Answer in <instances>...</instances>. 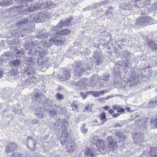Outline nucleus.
I'll list each match as a JSON object with an SVG mask.
<instances>
[{
  "label": "nucleus",
  "mask_w": 157,
  "mask_h": 157,
  "mask_svg": "<svg viewBox=\"0 0 157 157\" xmlns=\"http://www.w3.org/2000/svg\"><path fill=\"white\" fill-rule=\"evenodd\" d=\"M129 76L127 78L126 82H125V84H122L121 86L122 88L124 90H128L130 87H132L139 81L140 78H144L147 76L146 75H142L141 71L134 72L133 71H130L128 73Z\"/></svg>",
  "instance_id": "f257e3e1"
},
{
  "label": "nucleus",
  "mask_w": 157,
  "mask_h": 157,
  "mask_svg": "<svg viewBox=\"0 0 157 157\" xmlns=\"http://www.w3.org/2000/svg\"><path fill=\"white\" fill-rule=\"evenodd\" d=\"M70 31L67 29H64L61 31H58L55 33V36L49 39L50 42L58 46L63 44L66 41L65 37L60 38L62 35H64L69 34Z\"/></svg>",
  "instance_id": "f03ea898"
},
{
  "label": "nucleus",
  "mask_w": 157,
  "mask_h": 157,
  "mask_svg": "<svg viewBox=\"0 0 157 157\" xmlns=\"http://www.w3.org/2000/svg\"><path fill=\"white\" fill-rule=\"evenodd\" d=\"M153 19L149 16H142L138 17L136 20L135 24L136 25H146L152 24Z\"/></svg>",
  "instance_id": "7ed1b4c3"
},
{
  "label": "nucleus",
  "mask_w": 157,
  "mask_h": 157,
  "mask_svg": "<svg viewBox=\"0 0 157 157\" xmlns=\"http://www.w3.org/2000/svg\"><path fill=\"white\" fill-rule=\"evenodd\" d=\"M51 4V2L47 0L46 2H43L40 5H36L35 6H31V7L29 8L28 10L30 11H34L35 10H37L38 9H40L47 8L49 7V6Z\"/></svg>",
  "instance_id": "20e7f679"
},
{
  "label": "nucleus",
  "mask_w": 157,
  "mask_h": 157,
  "mask_svg": "<svg viewBox=\"0 0 157 157\" xmlns=\"http://www.w3.org/2000/svg\"><path fill=\"white\" fill-rule=\"evenodd\" d=\"M73 19V18L72 17H70L69 19L66 20L64 22H63V20H62L55 27L54 29L57 30L59 29V28H60L62 27H65L67 26L74 24V22L72 21Z\"/></svg>",
  "instance_id": "39448f33"
},
{
  "label": "nucleus",
  "mask_w": 157,
  "mask_h": 157,
  "mask_svg": "<svg viewBox=\"0 0 157 157\" xmlns=\"http://www.w3.org/2000/svg\"><path fill=\"white\" fill-rule=\"evenodd\" d=\"M157 11V3L155 5H153L151 6L150 7H145L144 9L139 10L138 11V13L140 14H148L151 11Z\"/></svg>",
  "instance_id": "423d86ee"
},
{
  "label": "nucleus",
  "mask_w": 157,
  "mask_h": 157,
  "mask_svg": "<svg viewBox=\"0 0 157 157\" xmlns=\"http://www.w3.org/2000/svg\"><path fill=\"white\" fill-rule=\"evenodd\" d=\"M33 43H32V46L36 47V51L39 52L40 51L42 52V50L44 51L47 50V48H49L50 46V45L49 44L47 43H40L38 45L34 44V45H35V46L33 45Z\"/></svg>",
  "instance_id": "0eeeda50"
},
{
  "label": "nucleus",
  "mask_w": 157,
  "mask_h": 157,
  "mask_svg": "<svg viewBox=\"0 0 157 157\" xmlns=\"http://www.w3.org/2000/svg\"><path fill=\"white\" fill-rule=\"evenodd\" d=\"M109 78L108 75H103L101 76L99 78V81L98 82H97L95 84H93V82L91 84V86H97L99 87L100 86L103 85L104 83L106 82V81Z\"/></svg>",
  "instance_id": "6e6552de"
},
{
  "label": "nucleus",
  "mask_w": 157,
  "mask_h": 157,
  "mask_svg": "<svg viewBox=\"0 0 157 157\" xmlns=\"http://www.w3.org/2000/svg\"><path fill=\"white\" fill-rule=\"evenodd\" d=\"M93 56L95 59V64L96 65L100 66L103 63L104 57L102 55L95 52L93 54Z\"/></svg>",
  "instance_id": "1a4fd4ad"
},
{
  "label": "nucleus",
  "mask_w": 157,
  "mask_h": 157,
  "mask_svg": "<svg viewBox=\"0 0 157 157\" xmlns=\"http://www.w3.org/2000/svg\"><path fill=\"white\" fill-rule=\"evenodd\" d=\"M71 71L68 70H66L63 71L62 75H57V78L61 81H64L68 80L71 77Z\"/></svg>",
  "instance_id": "9d476101"
},
{
  "label": "nucleus",
  "mask_w": 157,
  "mask_h": 157,
  "mask_svg": "<svg viewBox=\"0 0 157 157\" xmlns=\"http://www.w3.org/2000/svg\"><path fill=\"white\" fill-rule=\"evenodd\" d=\"M87 84V79L86 78H82L78 82H74L73 84L78 87V89L83 88Z\"/></svg>",
  "instance_id": "9b49d317"
},
{
  "label": "nucleus",
  "mask_w": 157,
  "mask_h": 157,
  "mask_svg": "<svg viewBox=\"0 0 157 157\" xmlns=\"http://www.w3.org/2000/svg\"><path fill=\"white\" fill-rule=\"evenodd\" d=\"M129 58L125 59L124 60L122 61H118L116 63V65H119L120 66H121L122 67L126 68L128 67L129 66L131 65L130 58L131 56H130Z\"/></svg>",
  "instance_id": "f8f14e48"
},
{
  "label": "nucleus",
  "mask_w": 157,
  "mask_h": 157,
  "mask_svg": "<svg viewBox=\"0 0 157 157\" xmlns=\"http://www.w3.org/2000/svg\"><path fill=\"white\" fill-rule=\"evenodd\" d=\"M76 67L75 69L74 74L77 77L80 76L83 72L85 71L86 70H84L79 63L76 64Z\"/></svg>",
  "instance_id": "ddd939ff"
},
{
  "label": "nucleus",
  "mask_w": 157,
  "mask_h": 157,
  "mask_svg": "<svg viewBox=\"0 0 157 157\" xmlns=\"http://www.w3.org/2000/svg\"><path fill=\"white\" fill-rule=\"evenodd\" d=\"M17 149V144L14 142H12L8 144L5 149L6 153H8L14 151Z\"/></svg>",
  "instance_id": "4468645a"
},
{
  "label": "nucleus",
  "mask_w": 157,
  "mask_h": 157,
  "mask_svg": "<svg viewBox=\"0 0 157 157\" xmlns=\"http://www.w3.org/2000/svg\"><path fill=\"white\" fill-rule=\"evenodd\" d=\"M31 19H33V20L32 21V22H43L44 20V19L42 18L40 16H38L37 14L36 13H34L31 16Z\"/></svg>",
  "instance_id": "2eb2a0df"
},
{
  "label": "nucleus",
  "mask_w": 157,
  "mask_h": 157,
  "mask_svg": "<svg viewBox=\"0 0 157 157\" xmlns=\"http://www.w3.org/2000/svg\"><path fill=\"white\" fill-rule=\"evenodd\" d=\"M93 145H95L98 148L101 147L103 150L106 151L107 147L105 146V143L102 140H96L95 143L93 144Z\"/></svg>",
  "instance_id": "dca6fc26"
},
{
  "label": "nucleus",
  "mask_w": 157,
  "mask_h": 157,
  "mask_svg": "<svg viewBox=\"0 0 157 157\" xmlns=\"http://www.w3.org/2000/svg\"><path fill=\"white\" fill-rule=\"evenodd\" d=\"M120 6L122 7L123 9L126 10H132L134 8L132 6V4L130 2L126 3L123 2L120 5Z\"/></svg>",
  "instance_id": "f3484780"
},
{
  "label": "nucleus",
  "mask_w": 157,
  "mask_h": 157,
  "mask_svg": "<svg viewBox=\"0 0 157 157\" xmlns=\"http://www.w3.org/2000/svg\"><path fill=\"white\" fill-rule=\"evenodd\" d=\"M117 143H113L112 142H109V145L107 147L106 151H113L117 148Z\"/></svg>",
  "instance_id": "a211bd4d"
},
{
  "label": "nucleus",
  "mask_w": 157,
  "mask_h": 157,
  "mask_svg": "<svg viewBox=\"0 0 157 157\" xmlns=\"http://www.w3.org/2000/svg\"><path fill=\"white\" fill-rule=\"evenodd\" d=\"M21 60L16 59L10 62L11 65L13 67L19 68L20 66Z\"/></svg>",
  "instance_id": "6ab92c4d"
},
{
  "label": "nucleus",
  "mask_w": 157,
  "mask_h": 157,
  "mask_svg": "<svg viewBox=\"0 0 157 157\" xmlns=\"http://www.w3.org/2000/svg\"><path fill=\"white\" fill-rule=\"evenodd\" d=\"M84 155L86 157H92L95 154L94 151L88 149L84 152Z\"/></svg>",
  "instance_id": "aec40b11"
},
{
  "label": "nucleus",
  "mask_w": 157,
  "mask_h": 157,
  "mask_svg": "<svg viewBox=\"0 0 157 157\" xmlns=\"http://www.w3.org/2000/svg\"><path fill=\"white\" fill-rule=\"evenodd\" d=\"M150 153L151 157H157V147L151 148Z\"/></svg>",
  "instance_id": "412c9836"
},
{
  "label": "nucleus",
  "mask_w": 157,
  "mask_h": 157,
  "mask_svg": "<svg viewBox=\"0 0 157 157\" xmlns=\"http://www.w3.org/2000/svg\"><path fill=\"white\" fill-rule=\"evenodd\" d=\"M150 124L151 128H157V118H152L151 119Z\"/></svg>",
  "instance_id": "4be33fe9"
},
{
  "label": "nucleus",
  "mask_w": 157,
  "mask_h": 157,
  "mask_svg": "<svg viewBox=\"0 0 157 157\" xmlns=\"http://www.w3.org/2000/svg\"><path fill=\"white\" fill-rule=\"evenodd\" d=\"M134 3L133 4V7L136 9H140L142 8L143 7H140V5L142 4V2H141V0H136L134 2Z\"/></svg>",
  "instance_id": "5701e85b"
},
{
  "label": "nucleus",
  "mask_w": 157,
  "mask_h": 157,
  "mask_svg": "<svg viewBox=\"0 0 157 157\" xmlns=\"http://www.w3.org/2000/svg\"><path fill=\"white\" fill-rule=\"evenodd\" d=\"M62 127V128H64L62 131L63 132L62 135L65 138H67L69 136V133L68 132L67 129L66 128V126H64V127H63L62 126L61 127Z\"/></svg>",
  "instance_id": "b1692460"
},
{
  "label": "nucleus",
  "mask_w": 157,
  "mask_h": 157,
  "mask_svg": "<svg viewBox=\"0 0 157 157\" xmlns=\"http://www.w3.org/2000/svg\"><path fill=\"white\" fill-rule=\"evenodd\" d=\"M28 23V19H24L20 21L17 23V25L19 27H22L25 24H27Z\"/></svg>",
  "instance_id": "393cba45"
},
{
  "label": "nucleus",
  "mask_w": 157,
  "mask_h": 157,
  "mask_svg": "<svg viewBox=\"0 0 157 157\" xmlns=\"http://www.w3.org/2000/svg\"><path fill=\"white\" fill-rule=\"evenodd\" d=\"M25 63L29 65L33 64L34 63V59L32 57H30L27 59L25 61Z\"/></svg>",
  "instance_id": "a878e982"
},
{
  "label": "nucleus",
  "mask_w": 157,
  "mask_h": 157,
  "mask_svg": "<svg viewBox=\"0 0 157 157\" xmlns=\"http://www.w3.org/2000/svg\"><path fill=\"white\" fill-rule=\"evenodd\" d=\"M48 34L45 32L42 33H39V34L36 35V37L40 39H44L47 37Z\"/></svg>",
  "instance_id": "bb28decb"
},
{
  "label": "nucleus",
  "mask_w": 157,
  "mask_h": 157,
  "mask_svg": "<svg viewBox=\"0 0 157 157\" xmlns=\"http://www.w3.org/2000/svg\"><path fill=\"white\" fill-rule=\"evenodd\" d=\"M131 54V52H129L127 50H125L122 52V57L123 58H129V56Z\"/></svg>",
  "instance_id": "cd10ccee"
},
{
  "label": "nucleus",
  "mask_w": 157,
  "mask_h": 157,
  "mask_svg": "<svg viewBox=\"0 0 157 157\" xmlns=\"http://www.w3.org/2000/svg\"><path fill=\"white\" fill-rule=\"evenodd\" d=\"M149 48L153 50H157V45H156L153 42H149L148 43Z\"/></svg>",
  "instance_id": "c85d7f7f"
},
{
  "label": "nucleus",
  "mask_w": 157,
  "mask_h": 157,
  "mask_svg": "<svg viewBox=\"0 0 157 157\" xmlns=\"http://www.w3.org/2000/svg\"><path fill=\"white\" fill-rule=\"evenodd\" d=\"M11 3L10 1L8 0H2V2H0V6H4L6 5H9L11 4Z\"/></svg>",
  "instance_id": "c756f323"
},
{
  "label": "nucleus",
  "mask_w": 157,
  "mask_h": 157,
  "mask_svg": "<svg viewBox=\"0 0 157 157\" xmlns=\"http://www.w3.org/2000/svg\"><path fill=\"white\" fill-rule=\"evenodd\" d=\"M66 146L70 149L73 150L75 147V144L74 142H71L68 143Z\"/></svg>",
  "instance_id": "7c9ffc66"
},
{
  "label": "nucleus",
  "mask_w": 157,
  "mask_h": 157,
  "mask_svg": "<svg viewBox=\"0 0 157 157\" xmlns=\"http://www.w3.org/2000/svg\"><path fill=\"white\" fill-rule=\"evenodd\" d=\"M150 0H141L142 4L140 5V7H144L145 5H148L150 2Z\"/></svg>",
  "instance_id": "2f4dec72"
},
{
  "label": "nucleus",
  "mask_w": 157,
  "mask_h": 157,
  "mask_svg": "<svg viewBox=\"0 0 157 157\" xmlns=\"http://www.w3.org/2000/svg\"><path fill=\"white\" fill-rule=\"evenodd\" d=\"M55 97L56 99L58 100H61L63 99L64 98L63 95L59 93H57L56 94Z\"/></svg>",
  "instance_id": "473e14b6"
},
{
  "label": "nucleus",
  "mask_w": 157,
  "mask_h": 157,
  "mask_svg": "<svg viewBox=\"0 0 157 157\" xmlns=\"http://www.w3.org/2000/svg\"><path fill=\"white\" fill-rule=\"evenodd\" d=\"M86 124H82L81 127V131L84 134L86 133L88 131L87 128H85V125Z\"/></svg>",
  "instance_id": "72a5a7b5"
},
{
  "label": "nucleus",
  "mask_w": 157,
  "mask_h": 157,
  "mask_svg": "<svg viewBox=\"0 0 157 157\" xmlns=\"http://www.w3.org/2000/svg\"><path fill=\"white\" fill-rule=\"evenodd\" d=\"M15 52V56L17 57H21L22 55L24 53V51L23 50L17 51V52Z\"/></svg>",
  "instance_id": "f704fd0d"
},
{
  "label": "nucleus",
  "mask_w": 157,
  "mask_h": 157,
  "mask_svg": "<svg viewBox=\"0 0 157 157\" xmlns=\"http://www.w3.org/2000/svg\"><path fill=\"white\" fill-rule=\"evenodd\" d=\"M116 135L118 136L120 138L123 139L124 140H125L126 139V136L124 135H123L121 132H117Z\"/></svg>",
  "instance_id": "c9c22d12"
},
{
  "label": "nucleus",
  "mask_w": 157,
  "mask_h": 157,
  "mask_svg": "<svg viewBox=\"0 0 157 157\" xmlns=\"http://www.w3.org/2000/svg\"><path fill=\"white\" fill-rule=\"evenodd\" d=\"M49 115L51 116H54L56 115L57 113V111L53 109H49L48 111Z\"/></svg>",
  "instance_id": "e433bc0d"
},
{
  "label": "nucleus",
  "mask_w": 157,
  "mask_h": 157,
  "mask_svg": "<svg viewBox=\"0 0 157 157\" xmlns=\"http://www.w3.org/2000/svg\"><path fill=\"white\" fill-rule=\"evenodd\" d=\"M27 142L28 145H29V144H33V143L34 145H35V144L33 142V138L30 136H28L27 137Z\"/></svg>",
  "instance_id": "4c0bfd02"
},
{
  "label": "nucleus",
  "mask_w": 157,
  "mask_h": 157,
  "mask_svg": "<svg viewBox=\"0 0 157 157\" xmlns=\"http://www.w3.org/2000/svg\"><path fill=\"white\" fill-rule=\"evenodd\" d=\"M33 0H23V3L22 4H23V6H28V4L27 2H32Z\"/></svg>",
  "instance_id": "58836bf2"
},
{
  "label": "nucleus",
  "mask_w": 157,
  "mask_h": 157,
  "mask_svg": "<svg viewBox=\"0 0 157 157\" xmlns=\"http://www.w3.org/2000/svg\"><path fill=\"white\" fill-rule=\"evenodd\" d=\"M99 117L100 118L101 120L102 121H104L106 118V114L104 113H103L100 114Z\"/></svg>",
  "instance_id": "ea45409f"
},
{
  "label": "nucleus",
  "mask_w": 157,
  "mask_h": 157,
  "mask_svg": "<svg viewBox=\"0 0 157 157\" xmlns=\"http://www.w3.org/2000/svg\"><path fill=\"white\" fill-rule=\"evenodd\" d=\"M8 157H24V156L22 154H20V153H16L13 154L11 157L9 156Z\"/></svg>",
  "instance_id": "a19ab883"
},
{
  "label": "nucleus",
  "mask_w": 157,
  "mask_h": 157,
  "mask_svg": "<svg viewBox=\"0 0 157 157\" xmlns=\"http://www.w3.org/2000/svg\"><path fill=\"white\" fill-rule=\"evenodd\" d=\"M108 91L107 90H103L101 91H98L99 94V96L103 95L106 93H107Z\"/></svg>",
  "instance_id": "79ce46f5"
},
{
  "label": "nucleus",
  "mask_w": 157,
  "mask_h": 157,
  "mask_svg": "<svg viewBox=\"0 0 157 157\" xmlns=\"http://www.w3.org/2000/svg\"><path fill=\"white\" fill-rule=\"evenodd\" d=\"M155 104H156L155 101H150L148 103V105L149 107H152L155 105Z\"/></svg>",
  "instance_id": "37998d69"
},
{
  "label": "nucleus",
  "mask_w": 157,
  "mask_h": 157,
  "mask_svg": "<svg viewBox=\"0 0 157 157\" xmlns=\"http://www.w3.org/2000/svg\"><path fill=\"white\" fill-rule=\"evenodd\" d=\"M92 95L95 97H99V94L98 91H92Z\"/></svg>",
  "instance_id": "c03bdc74"
},
{
  "label": "nucleus",
  "mask_w": 157,
  "mask_h": 157,
  "mask_svg": "<svg viewBox=\"0 0 157 157\" xmlns=\"http://www.w3.org/2000/svg\"><path fill=\"white\" fill-rule=\"evenodd\" d=\"M147 128L146 125L144 124H143L142 125L141 124L140 126V128L141 130H144L146 129Z\"/></svg>",
  "instance_id": "a18cd8bd"
},
{
  "label": "nucleus",
  "mask_w": 157,
  "mask_h": 157,
  "mask_svg": "<svg viewBox=\"0 0 157 157\" xmlns=\"http://www.w3.org/2000/svg\"><path fill=\"white\" fill-rule=\"evenodd\" d=\"M71 106L72 108V109L74 111H78V106L75 105H71Z\"/></svg>",
  "instance_id": "49530a36"
},
{
  "label": "nucleus",
  "mask_w": 157,
  "mask_h": 157,
  "mask_svg": "<svg viewBox=\"0 0 157 157\" xmlns=\"http://www.w3.org/2000/svg\"><path fill=\"white\" fill-rule=\"evenodd\" d=\"M40 96V94L38 93H36L35 97L33 98V100L36 101H37V99L39 98Z\"/></svg>",
  "instance_id": "de8ad7c7"
},
{
  "label": "nucleus",
  "mask_w": 157,
  "mask_h": 157,
  "mask_svg": "<svg viewBox=\"0 0 157 157\" xmlns=\"http://www.w3.org/2000/svg\"><path fill=\"white\" fill-rule=\"evenodd\" d=\"M80 96L83 99H84L86 97V95L85 93L83 92H81L80 93Z\"/></svg>",
  "instance_id": "09e8293b"
},
{
  "label": "nucleus",
  "mask_w": 157,
  "mask_h": 157,
  "mask_svg": "<svg viewBox=\"0 0 157 157\" xmlns=\"http://www.w3.org/2000/svg\"><path fill=\"white\" fill-rule=\"evenodd\" d=\"M124 110L123 108H119V107L117 109V113H124Z\"/></svg>",
  "instance_id": "8fccbe9b"
},
{
  "label": "nucleus",
  "mask_w": 157,
  "mask_h": 157,
  "mask_svg": "<svg viewBox=\"0 0 157 157\" xmlns=\"http://www.w3.org/2000/svg\"><path fill=\"white\" fill-rule=\"evenodd\" d=\"M92 67L93 66L91 64L88 65L86 69H84V70H86L85 71L90 70L92 69Z\"/></svg>",
  "instance_id": "3c124183"
},
{
  "label": "nucleus",
  "mask_w": 157,
  "mask_h": 157,
  "mask_svg": "<svg viewBox=\"0 0 157 157\" xmlns=\"http://www.w3.org/2000/svg\"><path fill=\"white\" fill-rule=\"evenodd\" d=\"M117 96H119V95H116V94H115L114 95H112L111 96H108V97H107L105 98V100H108L109 98H113V97H115Z\"/></svg>",
  "instance_id": "603ef678"
},
{
  "label": "nucleus",
  "mask_w": 157,
  "mask_h": 157,
  "mask_svg": "<svg viewBox=\"0 0 157 157\" xmlns=\"http://www.w3.org/2000/svg\"><path fill=\"white\" fill-rule=\"evenodd\" d=\"M107 139L109 143V142H112V137L111 136H109L108 137Z\"/></svg>",
  "instance_id": "864d4df0"
},
{
  "label": "nucleus",
  "mask_w": 157,
  "mask_h": 157,
  "mask_svg": "<svg viewBox=\"0 0 157 157\" xmlns=\"http://www.w3.org/2000/svg\"><path fill=\"white\" fill-rule=\"evenodd\" d=\"M27 74L28 76H29V77L31 78H35L33 76H32L30 72H28L27 73Z\"/></svg>",
  "instance_id": "5fc2aeb1"
},
{
  "label": "nucleus",
  "mask_w": 157,
  "mask_h": 157,
  "mask_svg": "<svg viewBox=\"0 0 157 157\" xmlns=\"http://www.w3.org/2000/svg\"><path fill=\"white\" fill-rule=\"evenodd\" d=\"M105 98H99L98 99V100L101 101V102H105Z\"/></svg>",
  "instance_id": "6e6d98bb"
},
{
  "label": "nucleus",
  "mask_w": 157,
  "mask_h": 157,
  "mask_svg": "<svg viewBox=\"0 0 157 157\" xmlns=\"http://www.w3.org/2000/svg\"><path fill=\"white\" fill-rule=\"evenodd\" d=\"M119 107V106L118 105H115L113 106V109L117 110L118 109Z\"/></svg>",
  "instance_id": "4d7b16f0"
},
{
  "label": "nucleus",
  "mask_w": 157,
  "mask_h": 157,
  "mask_svg": "<svg viewBox=\"0 0 157 157\" xmlns=\"http://www.w3.org/2000/svg\"><path fill=\"white\" fill-rule=\"evenodd\" d=\"M99 6V4L96 3L94 4L93 6H92V8H97Z\"/></svg>",
  "instance_id": "13d9d810"
},
{
  "label": "nucleus",
  "mask_w": 157,
  "mask_h": 157,
  "mask_svg": "<svg viewBox=\"0 0 157 157\" xmlns=\"http://www.w3.org/2000/svg\"><path fill=\"white\" fill-rule=\"evenodd\" d=\"M3 71L2 70H0V78H1L2 77L3 75Z\"/></svg>",
  "instance_id": "bf43d9fd"
},
{
  "label": "nucleus",
  "mask_w": 157,
  "mask_h": 157,
  "mask_svg": "<svg viewBox=\"0 0 157 157\" xmlns=\"http://www.w3.org/2000/svg\"><path fill=\"white\" fill-rule=\"evenodd\" d=\"M92 9V6H87L85 9H86V10L87 9Z\"/></svg>",
  "instance_id": "052dcab7"
},
{
  "label": "nucleus",
  "mask_w": 157,
  "mask_h": 157,
  "mask_svg": "<svg viewBox=\"0 0 157 157\" xmlns=\"http://www.w3.org/2000/svg\"><path fill=\"white\" fill-rule=\"evenodd\" d=\"M109 2H110L108 0H105L104 2H102V3L103 5H105L109 3Z\"/></svg>",
  "instance_id": "680f3d73"
},
{
  "label": "nucleus",
  "mask_w": 157,
  "mask_h": 157,
  "mask_svg": "<svg viewBox=\"0 0 157 157\" xmlns=\"http://www.w3.org/2000/svg\"><path fill=\"white\" fill-rule=\"evenodd\" d=\"M109 113L111 114L114 113V111L111 109H110L108 110Z\"/></svg>",
  "instance_id": "e2e57ef3"
},
{
  "label": "nucleus",
  "mask_w": 157,
  "mask_h": 157,
  "mask_svg": "<svg viewBox=\"0 0 157 157\" xmlns=\"http://www.w3.org/2000/svg\"><path fill=\"white\" fill-rule=\"evenodd\" d=\"M120 114H114L113 115V116L115 118H116L118 117Z\"/></svg>",
  "instance_id": "0e129e2a"
},
{
  "label": "nucleus",
  "mask_w": 157,
  "mask_h": 157,
  "mask_svg": "<svg viewBox=\"0 0 157 157\" xmlns=\"http://www.w3.org/2000/svg\"><path fill=\"white\" fill-rule=\"evenodd\" d=\"M109 106H105L103 108V109L106 110H108V109H109Z\"/></svg>",
  "instance_id": "69168bd1"
},
{
  "label": "nucleus",
  "mask_w": 157,
  "mask_h": 157,
  "mask_svg": "<svg viewBox=\"0 0 157 157\" xmlns=\"http://www.w3.org/2000/svg\"><path fill=\"white\" fill-rule=\"evenodd\" d=\"M126 109L128 111H129L130 110V108L129 107H127L126 108Z\"/></svg>",
  "instance_id": "338daca9"
},
{
  "label": "nucleus",
  "mask_w": 157,
  "mask_h": 157,
  "mask_svg": "<svg viewBox=\"0 0 157 157\" xmlns=\"http://www.w3.org/2000/svg\"><path fill=\"white\" fill-rule=\"evenodd\" d=\"M121 126L120 125L119 123H117L116 124H115L114 127H117V126Z\"/></svg>",
  "instance_id": "774afa93"
}]
</instances>
